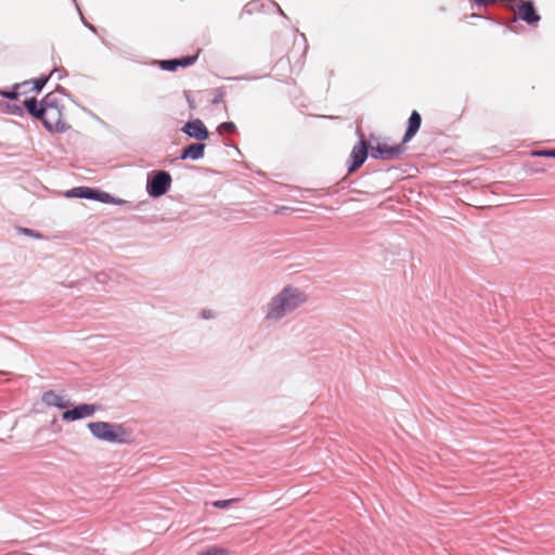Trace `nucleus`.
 <instances>
[{
  "instance_id": "obj_1",
  "label": "nucleus",
  "mask_w": 555,
  "mask_h": 555,
  "mask_svg": "<svg viewBox=\"0 0 555 555\" xmlns=\"http://www.w3.org/2000/svg\"><path fill=\"white\" fill-rule=\"evenodd\" d=\"M23 105L31 116L40 119L49 131L62 132L67 129L63 114V98L60 93L50 92L41 102L35 98L25 99Z\"/></svg>"
},
{
  "instance_id": "obj_2",
  "label": "nucleus",
  "mask_w": 555,
  "mask_h": 555,
  "mask_svg": "<svg viewBox=\"0 0 555 555\" xmlns=\"http://www.w3.org/2000/svg\"><path fill=\"white\" fill-rule=\"evenodd\" d=\"M307 300V296L298 288L286 287L272 298L267 311V319H281Z\"/></svg>"
},
{
  "instance_id": "obj_3",
  "label": "nucleus",
  "mask_w": 555,
  "mask_h": 555,
  "mask_svg": "<svg viewBox=\"0 0 555 555\" xmlns=\"http://www.w3.org/2000/svg\"><path fill=\"white\" fill-rule=\"evenodd\" d=\"M88 428L94 437L108 442L126 443L130 436L129 430L121 424L92 422L88 424Z\"/></svg>"
},
{
  "instance_id": "obj_4",
  "label": "nucleus",
  "mask_w": 555,
  "mask_h": 555,
  "mask_svg": "<svg viewBox=\"0 0 555 555\" xmlns=\"http://www.w3.org/2000/svg\"><path fill=\"white\" fill-rule=\"evenodd\" d=\"M371 156L376 159H393L399 157L404 149L401 144L390 145L386 141L371 137L369 142Z\"/></svg>"
},
{
  "instance_id": "obj_5",
  "label": "nucleus",
  "mask_w": 555,
  "mask_h": 555,
  "mask_svg": "<svg viewBox=\"0 0 555 555\" xmlns=\"http://www.w3.org/2000/svg\"><path fill=\"white\" fill-rule=\"evenodd\" d=\"M511 9L518 18L529 25L535 26L541 20L531 0H513Z\"/></svg>"
},
{
  "instance_id": "obj_6",
  "label": "nucleus",
  "mask_w": 555,
  "mask_h": 555,
  "mask_svg": "<svg viewBox=\"0 0 555 555\" xmlns=\"http://www.w3.org/2000/svg\"><path fill=\"white\" fill-rule=\"evenodd\" d=\"M171 183V177L166 171H158L151 180L147 182V191L149 194L158 197L164 195Z\"/></svg>"
},
{
  "instance_id": "obj_7",
  "label": "nucleus",
  "mask_w": 555,
  "mask_h": 555,
  "mask_svg": "<svg viewBox=\"0 0 555 555\" xmlns=\"http://www.w3.org/2000/svg\"><path fill=\"white\" fill-rule=\"evenodd\" d=\"M369 149V143L364 139H361L360 142L353 146L350 154L351 165L348 168L349 173L354 172L363 165L367 158Z\"/></svg>"
},
{
  "instance_id": "obj_8",
  "label": "nucleus",
  "mask_w": 555,
  "mask_h": 555,
  "mask_svg": "<svg viewBox=\"0 0 555 555\" xmlns=\"http://www.w3.org/2000/svg\"><path fill=\"white\" fill-rule=\"evenodd\" d=\"M182 131L186 133L189 137L199 141H204L209 137V132L201 119L188 121L183 126Z\"/></svg>"
},
{
  "instance_id": "obj_9",
  "label": "nucleus",
  "mask_w": 555,
  "mask_h": 555,
  "mask_svg": "<svg viewBox=\"0 0 555 555\" xmlns=\"http://www.w3.org/2000/svg\"><path fill=\"white\" fill-rule=\"evenodd\" d=\"M95 412L93 404H81L73 410H67L62 414L64 421H76L83 417L92 416Z\"/></svg>"
},
{
  "instance_id": "obj_10",
  "label": "nucleus",
  "mask_w": 555,
  "mask_h": 555,
  "mask_svg": "<svg viewBox=\"0 0 555 555\" xmlns=\"http://www.w3.org/2000/svg\"><path fill=\"white\" fill-rule=\"evenodd\" d=\"M41 399H42V402L49 406L65 409L69 405V402L64 398V396H62L53 390L46 391L42 395Z\"/></svg>"
},
{
  "instance_id": "obj_11",
  "label": "nucleus",
  "mask_w": 555,
  "mask_h": 555,
  "mask_svg": "<svg viewBox=\"0 0 555 555\" xmlns=\"http://www.w3.org/2000/svg\"><path fill=\"white\" fill-rule=\"evenodd\" d=\"M422 124V117L417 111H413L408 122V129L403 137V143L409 142L417 133Z\"/></svg>"
},
{
  "instance_id": "obj_12",
  "label": "nucleus",
  "mask_w": 555,
  "mask_h": 555,
  "mask_svg": "<svg viewBox=\"0 0 555 555\" xmlns=\"http://www.w3.org/2000/svg\"><path fill=\"white\" fill-rule=\"evenodd\" d=\"M206 145L204 143H193L184 147L181 152V159H199L204 156Z\"/></svg>"
},
{
  "instance_id": "obj_13",
  "label": "nucleus",
  "mask_w": 555,
  "mask_h": 555,
  "mask_svg": "<svg viewBox=\"0 0 555 555\" xmlns=\"http://www.w3.org/2000/svg\"><path fill=\"white\" fill-rule=\"evenodd\" d=\"M197 56H185L176 60H165L160 62V67L166 70H175L178 66H190L196 61Z\"/></svg>"
},
{
  "instance_id": "obj_14",
  "label": "nucleus",
  "mask_w": 555,
  "mask_h": 555,
  "mask_svg": "<svg viewBox=\"0 0 555 555\" xmlns=\"http://www.w3.org/2000/svg\"><path fill=\"white\" fill-rule=\"evenodd\" d=\"M229 550L219 545H209L196 555H228Z\"/></svg>"
},
{
  "instance_id": "obj_15",
  "label": "nucleus",
  "mask_w": 555,
  "mask_h": 555,
  "mask_svg": "<svg viewBox=\"0 0 555 555\" xmlns=\"http://www.w3.org/2000/svg\"><path fill=\"white\" fill-rule=\"evenodd\" d=\"M238 499L234 498V499H229V500H219V501H215L212 502V506L217 507V508H228L230 507L234 502H237Z\"/></svg>"
},
{
  "instance_id": "obj_16",
  "label": "nucleus",
  "mask_w": 555,
  "mask_h": 555,
  "mask_svg": "<svg viewBox=\"0 0 555 555\" xmlns=\"http://www.w3.org/2000/svg\"><path fill=\"white\" fill-rule=\"evenodd\" d=\"M236 129L235 125L231 121H227V122H222L219 127H218V130L220 132H229V133H232L234 132Z\"/></svg>"
},
{
  "instance_id": "obj_17",
  "label": "nucleus",
  "mask_w": 555,
  "mask_h": 555,
  "mask_svg": "<svg viewBox=\"0 0 555 555\" xmlns=\"http://www.w3.org/2000/svg\"><path fill=\"white\" fill-rule=\"evenodd\" d=\"M48 81V78H39V79H35L34 81H31L33 83V90L39 92L43 86L46 85V82Z\"/></svg>"
},
{
  "instance_id": "obj_18",
  "label": "nucleus",
  "mask_w": 555,
  "mask_h": 555,
  "mask_svg": "<svg viewBox=\"0 0 555 555\" xmlns=\"http://www.w3.org/2000/svg\"><path fill=\"white\" fill-rule=\"evenodd\" d=\"M8 111L11 114H22L23 108L20 105L13 104V105H8Z\"/></svg>"
},
{
  "instance_id": "obj_19",
  "label": "nucleus",
  "mask_w": 555,
  "mask_h": 555,
  "mask_svg": "<svg viewBox=\"0 0 555 555\" xmlns=\"http://www.w3.org/2000/svg\"><path fill=\"white\" fill-rule=\"evenodd\" d=\"M533 154L538 155V156L555 157V150L540 151V152H535Z\"/></svg>"
},
{
  "instance_id": "obj_20",
  "label": "nucleus",
  "mask_w": 555,
  "mask_h": 555,
  "mask_svg": "<svg viewBox=\"0 0 555 555\" xmlns=\"http://www.w3.org/2000/svg\"><path fill=\"white\" fill-rule=\"evenodd\" d=\"M92 193H93V191L91 189L86 188L81 191L80 196L91 198Z\"/></svg>"
},
{
  "instance_id": "obj_21",
  "label": "nucleus",
  "mask_w": 555,
  "mask_h": 555,
  "mask_svg": "<svg viewBox=\"0 0 555 555\" xmlns=\"http://www.w3.org/2000/svg\"><path fill=\"white\" fill-rule=\"evenodd\" d=\"M3 96L5 98H9V99H16L17 96V92L16 91H12V92H2L1 93Z\"/></svg>"
},
{
  "instance_id": "obj_22",
  "label": "nucleus",
  "mask_w": 555,
  "mask_h": 555,
  "mask_svg": "<svg viewBox=\"0 0 555 555\" xmlns=\"http://www.w3.org/2000/svg\"><path fill=\"white\" fill-rule=\"evenodd\" d=\"M476 1H477V2H479V3H481V2H482V0H476Z\"/></svg>"
}]
</instances>
